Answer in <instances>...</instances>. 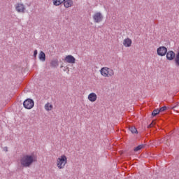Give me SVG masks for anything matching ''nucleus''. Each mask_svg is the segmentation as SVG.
<instances>
[{
	"label": "nucleus",
	"mask_w": 179,
	"mask_h": 179,
	"mask_svg": "<svg viewBox=\"0 0 179 179\" xmlns=\"http://www.w3.org/2000/svg\"><path fill=\"white\" fill-rule=\"evenodd\" d=\"M36 162V157L34 155H23L20 160V164L22 167H30L33 163Z\"/></svg>",
	"instance_id": "1"
},
{
	"label": "nucleus",
	"mask_w": 179,
	"mask_h": 179,
	"mask_svg": "<svg viewBox=\"0 0 179 179\" xmlns=\"http://www.w3.org/2000/svg\"><path fill=\"white\" fill-rule=\"evenodd\" d=\"M57 166L58 169H62L64 167H65V165L66 163H68V159L66 158V156L65 155H62L60 158H58L57 160Z\"/></svg>",
	"instance_id": "2"
},
{
	"label": "nucleus",
	"mask_w": 179,
	"mask_h": 179,
	"mask_svg": "<svg viewBox=\"0 0 179 179\" xmlns=\"http://www.w3.org/2000/svg\"><path fill=\"white\" fill-rule=\"evenodd\" d=\"M23 106L27 110H31L34 107V101L31 99H27L23 102Z\"/></svg>",
	"instance_id": "3"
},
{
	"label": "nucleus",
	"mask_w": 179,
	"mask_h": 179,
	"mask_svg": "<svg viewBox=\"0 0 179 179\" xmlns=\"http://www.w3.org/2000/svg\"><path fill=\"white\" fill-rule=\"evenodd\" d=\"M93 19L95 23H100V22L103 21V14L100 12L95 13L93 15Z\"/></svg>",
	"instance_id": "4"
},
{
	"label": "nucleus",
	"mask_w": 179,
	"mask_h": 179,
	"mask_svg": "<svg viewBox=\"0 0 179 179\" xmlns=\"http://www.w3.org/2000/svg\"><path fill=\"white\" fill-rule=\"evenodd\" d=\"M157 53L159 57H164L167 54V48L164 46H160L157 50Z\"/></svg>",
	"instance_id": "5"
},
{
	"label": "nucleus",
	"mask_w": 179,
	"mask_h": 179,
	"mask_svg": "<svg viewBox=\"0 0 179 179\" xmlns=\"http://www.w3.org/2000/svg\"><path fill=\"white\" fill-rule=\"evenodd\" d=\"M15 10L19 13H24L26 8L24 7V5L18 3L15 5Z\"/></svg>",
	"instance_id": "6"
},
{
	"label": "nucleus",
	"mask_w": 179,
	"mask_h": 179,
	"mask_svg": "<svg viewBox=\"0 0 179 179\" xmlns=\"http://www.w3.org/2000/svg\"><path fill=\"white\" fill-rule=\"evenodd\" d=\"M76 61V59L71 55L66 56L64 58V62H67L68 64H75Z\"/></svg>",
	"instance_id": "7"
},
{
	"label": "nucleus",
	"mask_w": 179,
	"mask_h": 179,
	"mask_svg": "<svg viewBox=\"0 0 179 179\" xmlns=\"http://www.w3.org/2000/svg\"><path fill=\"white\" fill-rule=\"evenodd\" d=\"M166 59H168V61L176 59V53L172 50L166 52Z\"/></svg>",
	"instance_id": "8"
},
{
	"label": "nucleus",
	"mask_w": 179,
	"mask_h": 179,
	"mask_svg": "<svg viewBox=\"0 0 179 179\" xmlns=\"http://www.w3.org/2000/svg\"><path fill=\"white\" fill-rule=\"evenodd\" d=\"M88 100H90V101H92V103H94V101H96V100H97V95L96 94V93H91L88 95Z\"/></svg>",
	"instance_id": "9"
},
{
	"label": "nucleus",
	"mask_w": 179,
	"mask_h": 179,
	"mask_svg": "<svg viewBox=\"0 0 179 179\" xmlns=\"http://www.w3.org/2000/svg\"><path fill=\"white\" fill-rule=\"evenodd\" d=\"M108 67H103L101 69V74L102 76H105V78H107L108 76Z\"/></svg>",
	"instance_id": "10"
},
{
	"label": "nucleus",
	"mask_w": 179,
	"mask_h": 179,
	"mask_svg": "<svg viewBox=\"0 0 179 179\" xmlns=\"http://www.w3.org/2000/svg\"><path fill=\"white\" fill-rule=\"evenodd\" d=\"M131 45H132V40H131L129 38H127L124 40L123 45H124V47H131Z\"/></svg>",
	"instance_id": "11"
},
{
	"label": "nucleus",
	"mask_w": 179,
	"mask_h": 179,
	"mask_svg": "<svg viewBox=\"0 0 179 179\" xmlns=\"http://www.w3.org/2000/svg\"><path fill=\"white\" fill-rule=\"evenodd\" d=\"M64 5L65 8H71L73 5V1L72 0H65L64 1Z\"/></svg>",
	"instance_id": "12"
},
{
	"label": "nucleus",
	"mask_w": 179,
	"mask_h": 179,
	"mask_svg": "<svg viewBox=\"0 0 179 179\" xmlns=\"http://www.w3.org/2000/svg\"><path fill=\"white\" fill-rule=\"evenodd\" d=\"M39 59L41 61H42L43 62H44V61H45V53H44V52L41 51L39 53Z\"/></svg>",
	"instance_id": "13"
},
{
	"label": "nucleus",
	"mask_w": 179,
	"mask_h": 179,
	"mask_svg": "<svg viewBox=\"0 0 179 179\" xmlns=\"http://www.w3.org/2000/svg\"><path fill=\"white\" fill-rule=\"evenodd\" d=\"M63 2H65V0H53V4L55 6H59V5L63 3Z\"/></svg>",
	"instance_id": "14"
},
{
	"label": "nucleus",
	"mask_w": 179,
	"mask_h": 179,
	"mask_svg": "<svg viewBox=\"0 0 179 179\" xmlns=\"http://www.w3.org/2000/svg\"><path fill=\"white\" fill-rule=\"evenodd\" d=\"M50 66L53 68H55L56 66H58V60L57 59H53L50 62Z\"/></svg>",
	"instance_id": "15"
},
{
	"label": "nucleus",
	"mask_w": 179,
	"mask_h": 179,
	"mask_svg": "<svg viewBox=\"0 0 179 179\" xmlns=\"http://www.w3.org/2000/svg\"><path fill=\"white\" fill-rule=\"evenodd\" d=\"M45 109L46 110V111H51V110H52V105L50 104V103H46L45 105Z\"/></svg>",
	"instance_id": "16"
},
{
	"label": "nucleus",
	"mask_w": 179,
	"mask_h": 179,
	"mask_svg": "<svg viewBox=\"0 0 179 179\" xmlns=\"http://www.w3.org/2000/svg\"><path fill=\"white\" fill-rule=\"evenodd\" d=\"M129 131H131V134H138V130L136 127L131 126L129 128Z\"/></svg>",
	"instance_id": "17"
},
{
	"label": "nucleus",
	"mask_w": 179,
	"mask_h": 179,
	"mask_svg": "<svg viewBox=\"0 0 179 179\" xmlns=\"http://www.w3.org/2000/svg\"><path fill=\"white\" fill-rule=\"evenodd\" d=\"M175 62L176 66H179V52L177 53L176 56H175Z\"/></svg>",
	"instance_id": "18"
},
{
	"label": "nucleus",
	"mask_w": 179,
	"mask_h": 179,
	"mask_svg": "<svg viewBox=\"0 0 179 179\" xmlns=\"http://www.w3.org/2000/svg\"><path fill=\"white\" fill-rule=\"evenodd\" d=\"M158 114H160L159 109H155L152 113V117H156Z\"/></svg>",
	"instance_id": "19"
},
{
	"label": "nucleus",
	"mask_w": 179,
	"mask_h": 179,
	"mask_svg": "<svg viewBox=\"0 0 179 179\" xmlns=\"http://www.w3.org/2000/svg\"><path fill=\"white\" fill-rule=\"evenodd\" d=\"M111 76H114V71H113V69H109L107 78H110Z\"/></svg>",
	"instance_id": "20"
},
{
	"label": "nucleus",
	"mask_w": 179,
	"mask_h": 179,
	"mask_svg": "<svg viewBox=\"0 0 179 179\" xmlns=\"http://www.w3.org/2000/svg\"><path fill=\"white\" fill-rule=\"evenodd\" d=\"M142 148H143V145H138L137 147L134 148V152H139V150H141V149H142Z\"/></svg>",
	"instance_id": "21"
},
{
	"label": "nucleus",
	"mask_w": 179,
	"mask_h": 179,
	"mask_svg": "<svg viewBox=\"0 0 179 179\" xmlns=\"http://www.w3.org/2000/svg\"><path fill=\"white\" fill-rule=\"evenodd\" d=\"M166 110H167V107L163 106L159 109V113H164V111H166Z\"/></svg>",
	"instance_id": "22"
},
{
	"label": "nucleus",
	"mask_w": 179,
	"mask_h": 179,
	"mask_svg": "<svg viewBox=\"0 0 179 179\" xmlns=\"http://www.w3.org/2000/svg\"><path fill=\"white\" fill-rule=\"evenodd\" d=\"M37 54H38L37 50H35L34 52V58H37Z\"/></svg>",
	"instance_id": "23"
},
{
	"label": "nucleus",
	"mask_w": 179,
	"mask_h": 179,
	"mask_svg": "<svg viewBox=\"0 0 179 179\" xmlns=\"http://www.w3.org/2000/svg\"><path fill=\"white\" fill-rule=\"evenodd\" d=\"M155 126V124L153 123V122L150 124V125L148 126L149 128H152V127H154Z\"/></svg>",
	"instance_id": "24"
},
{
	"label": "nucleus",
	"mask_w": 179,
	"mask_h": 179,
	"mask_svg": "<svg viewBox=\"0 0 179 179\" xmlns=\"http://www.w3.org/2000/svg\"><path fill=\"white\" fill-rule=\"evenodd\" d=\"M4 150H5V152H8V147H5Z\"/></svg>",
	"instance_id": "25"
},
{
	"label": "nucleus",
	"mask_w": 179,
	"mask_h": 179,
	"mask_svg": "<svg viewBox=\"0 0 179 179\" xmlns=\"http://www.w3.org/2000/svg\"><path fill=\"white\" fill-rule=\"evenodd\" d=\"M61 68H62V66H61Z\"/></svg>",
	"instance_id": "26"
}]
</instances>
